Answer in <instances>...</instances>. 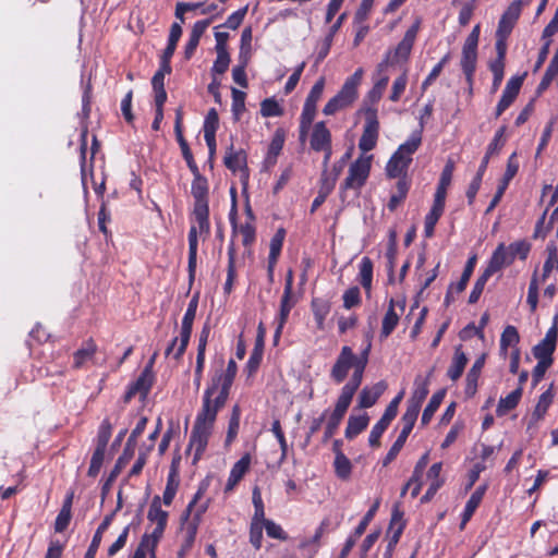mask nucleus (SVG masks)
Returning a JSON list of instances; mask_svg holds the SVG:
<instances>
[{
  "label": "nucleus",
  "instance_id": "nucleus-1",
  "mask_svg": "<svg viewBox=\"0 0 558 558\" xmlns=\"http://www.w3.org/2000/svg\"><path fill=\"white\" fill-rule=\"evenodd\" d=\"M222 408H216V404L213 403V401L203 399L202 409L197 413L189 444V450L192 448L195 449L193 460L194 463L201 459L203 452L205 451L208 444V438L211 434V429L217 417V413Z\"/></svg>",
  "mask_w": 558,
  "mask_h": 558
},
{
  "label": "nucleus",
  "instance_id": "nucleus-2",
  "mask_svg": "<svg viewBox=\"0 0 558 558\" xmlns=\"http://www.w3.org/2000/svg\"><path fill=\"white\" fill-rule=\"evenodd\" d=\"M238 372V366L234 360H229L227 369L216 371L211 377L210 384L204 391L203 399L213 401L216 408H223L230 395L233 380Z\"/></svg>",
  "mask_w": 558,
  "mask_h": 558
},
{
  "label": "nucleus",
  "instance_id": "nucleus-3",
  "mask_svg": "<svg viewBox=\"0 0 558 558\" xmlns=\"http://www.w3.org/2000/svg\"><path fill=\"white\" fill-rule=\"evenodd\" d=\"M192 174L194 179L191 193L195 199L193 215L198 225L199 232L209 233L208 182L198 169H196V172H192Z\"/></svg>",
  "mask_w": 558,
  "mask_h": 558
},
{
  "label": "nucleus",
  "instance_id": "nucleus-4",
  "mask_svg": "<svg viewBox=\"0 0 558 558\" xmlns=\"http://www.w3.org/2000/svg\"><path fill=\"white\" fill-rule=\"evenodd\" d=\"M147 417L143 416L137 422L135 428L132 430L125 447L123 449L122 454L118 458L113 469L111 470L109 476L105 481L101 487V498L102 500L106 498L107 494L109 493L112 483L116 481V478L121 473L122 469L126 466V464L131 461V459L134 456L135 447H136V439L137 437L144 432L146 424H147Z\"/></svg>",
  "mask_w": 558,
  "mask_h": 558
},
{
  "label": "nucleus",
  "instance_id": "nucleus-5",
  "mask_svg": "<svg viewBox=\"0 0 558 558\" xmlns=\"http://www.w3.org/2000/svg\"><path fill=\"white\" fill-rule=\"evenodd\" d=\"M363 70L357 69L349 76L341 89L325 105L323 112L326 116L335 114L337 111L350 106L357 97V86L361 84Z\"/></svg>",
  "mask_w": 558,
  "mask_h": 558
},
{
  "label": "nucleus",
  "instance_id": "nucleus-6",
  "mask_svg": "<svg viewBox=\"0 0 558 558\" xmlns=\"http://www.w3.org/2000/svg\"><path fill=\"white\" fill-rule=\"evenodd\" d=\"M480 25H475L462 47L461 69L469 84H472L477 62Z\"/></svg>",
  "mask_w": 558,
  "mask_h": 558
},
{
  "label": "nucleus",
  "instance_id": "nucleus-7",
  "mask_svg": "<svg viewBox=\"0 0 558 558\" xmlns=\"http://www.w3.org/2000/svg\"><path fill=\"white\" fill-rule=\"evenodd\" d=\"M372 158L373 156H361L350 165L348 177L340 186L341 192L350 189L359 190L365 184L369 175Z\"/></svg>",
  "mask_w": 558,
  "mask_h": 558
},
{
  "label": "nucleus",
  "instance_id": "nucleus-8",
  "mask_svg": "<svg viewBox=\"0 0 558 558\" xmlns=\"http://www.w3.org/2000/svg\"><path fill=\"white\" fill-rule=\"evenodd\" d=\"M378 135L379 122L377 118V110L375 108H367L365 110V124L359 141V148L363 153L374 149L377 144Z\"/></svg>",
  "mask_w": 558,
  "mask_h": 558
},
{
  "label": "nucleus",
  "instance_id": "nucleus-9",
  "mask_svg": "<svg viewBox=\"0 0 558 558\" xmlns=\"http://www.w3.org/2000/svg\"><path fill=\"white\" fill-rule=\"evenodd\" d=\"M168 517L169 513L161 509V498L158 495L154 496L147 513V519L150 522L156 523V527L151 534L148 535L150 537L151 549L156 548L158 542L162 537L167 526Z\"/></svg>",
  "mask_w": 558,
  "mask_h": 558
},
{
  "label": "nucleus",
  "instance_id": "nucleus-10",
  "mask_svg": "<svg viewBox=\"0 0 558 558\" xmlns=\"http://www.w3.org/2000/svg\"><path fill=\"white\" fill-rule=\"evenodd\" d=\"M197 305H198V296L195 295L191 299V301L187 305V310L182 319V326H181V332H180V344L173 354V357L177 361H179L182 357V355L184 354L186 347L189 344L191 333H192V328H193V322L196 316Z\"/></svg>",
  "mask_w": 558,
  "mask_h": 558
},
{
  "label": "nucleus",
  "instance_id": "nucleus-11",
  "mask_svg": "<svg viewBox=\"0 0 558 558\" xmlns=\"http://www.w3.org/2000/svg\"><path fill=\"white\" fill-rule=\"evenodd\" d=\"M558 338V315L554 318L553 326L547 330L545 338L532 349L533 356L536 360L554 362L553 354L557 347Z\"/></svg>",
  "mask_w": 558,
  "mask_h": 558
},
{
  "label": "nucleus",
  "instance_id": "nucleus-12",
  "mask_svg": "<svg viewBox=\"0 0 558 558\" xmlns=\"http://www.w3.org/2000/svg\"><path fill=\"white\" fill-rule=\"evenodd\" d=\"M355 366V354L349 345H344L341 348V351L330 369V378L336 384H341L347 378L349 371Z\"/></svg>",
  "mask_w": 558,
  "mask_h": 558
},
{
  "label": "nucleus",
  "instance_id": "nucleus-13",
  "mask_svg": "<svg viewBox=\"0 0 558 558\" xmlns=\"http://www.w3.org/2000/svg\"><path fill=\"white\" fill-rule=\"evenodd\" d=\"M414 391L408 400L407 410L403 415L416 421L422 403L429 392L428 378H423L421 375H417L414 380Z\"/></svg>",
  "mask_w": 558,
  "mask_h": 558
},
{
  "label": "nucleus",
  "instance_id": "nucleus-14",
  "mask_svg": "<svg viewBox=\"0 0 558 558\" xmlns=\"http://www.w3.org/2000/svg\"><path fill=\"white\" fill-rule=\"evenodd\" d=\"M421 21L416 20V22L405 32L402 40L398 44V46L391 51V64L399 63L401 61H407L412 51L417 32L420 29Z\"/></svg>",
  "mask_w": 558,
  "mask_h": 558
},
{
  "label": "nucleus",
  "instance_id": "nucleus-15",
  "mask_svg": "<svg viewBox=\"0 0 558 558\" xmlns=\"http://www.w3.org/2000/svg\"><path fill=\"white\" fill-rule=\"evenodd\" d=\"M525 75H526V73H524L521 76H519V75L512 76L507 82L506 87L502 92L501 98L496 108V112H495L496 118L501 116V113L506 109H508L511 106V104L514 101V99L517 98V96L520 92V88L523 84V80H524Z\"/></svg>",
  "mask_w": 558,
  "mask_h": 558
},
{
  "label": "nucleus",
  "instance_id": "nucleus-16",
  "mask_svg": "<svg viewBox=\"0 0 558 558\" xmlns=\"http://www.w3.org/2000/svg\"><path fill=\"white\" fill-rule=\"evenodd\" d=\"M402 518L403 512L400 510L399 505H395L388 529V533L392 532V535L389 538L386 551L384 554V558H391L392 551L401 537V534L405 526V523L402 520Z\"/></svg>",
  "mask_w": 558,
  "mask_h": 558
},
{
  "label": "nucleus",
  "instance_id": "nucleus-17",
  "mask_svg": "<svg viewBox=\"0 0 558 558\" xmlns=\"http://www.w3.org/2000/svg\"><path fill=\"white\" fill-rule=\"evenodd\" d=\"M415 422H416L415 420L409 418L408 416L402 415V417H401L402 429H401L398 438L396 439V441L393 442V445L387 452L386 457L383 459L384 466H387L397 458V456L403 448L410 433L412 432Z\"/></svg>",
  "mask_w": 558,
  "mask_h": 558
},
{
  "label": "nucleus",
  "instance_id": "nucleus-18",
  "mask_svg": "<svg viewBox=\"0 0 558 558\" xmlns=\"http://www.w3.org/2000/svg\"><path fill=\"white\" fill-rule=\"evenodd\" d=\"M522 0H514L501 15L496 35L509 36L521 14Z\"/></svg>",
  "mask_w": 558,
  "mask_h": 558
},
{
  "label": "nucleus",
  "instance_id": "nucleus-19",
  "mask_svg": "<svg viewBox=\"0 0 558 558\" xmlns=\"http://www.w3.org/2000/svg\"><path fill=\"white\" fill-rule=\"evenodd\" d=\"M265 333L266 329L263 323H259L257 327L255 345L245 366V371L247 372L248 375H253L254 373H256L260 365L265 347Z\"/></svg>",
  "mask_w": 558,
  "mask_h": 558
},
{
  "label": "nucleus",
  "instance_id": "nucleus-20",
  "mask_svg": "<svg viewBox=\"0 0 558 558\" xmlns=\"http://www.w3.org/2000/svg\"><path fill=\"white\" fill-rule=\"evenodd\" d=\"M296 301L293 300V272L289 270L286 276L283 295L280 302L279 322L286 324L290 311L295 305Z\"/></svg>",
  "mask_w": 558,
  "mask_h": 558
},
{
  "label": "nucleus",
  "instance_id": "nucleus-21",
  "mask_svg": "<svg viewBox=\"0 0 558 558\" xmlns=\"http://www.w3.org/2000/svg\"><path fill=\"white\" fill-rule=\"evenodd\" d=\"M387 387L388 385L385 380H380L372 387L365 386L359 395V407L362 409L373 407L386 391Z\"/></svg>",
  "mask_w": 558,
  "mask_h": 558
},
{
  "label": "nucleus",
  "instance_id": "nucleus-22",
  "mask_svg": "<svg viewBox=\"0 0 558 558\" xmlns=\"http://www.w3.org/2000/svg\"><path fill=\"white\" fill-rule=\"evenodd\" d=\"M311 148L320 151L323 148L331 146V133L324 121L314 124L310 140Z\"/></svg>",
  "mask_w": 558,
  "mask_h": 558
},
{
  "label": "nucleus",
  "instance_id": "nucleus-23",
  "mask_svg": "<svg viewBox=\"0 0 558 558\" xmlns=\"http://www.w3.org/2000/svg\"><path fill=\"white\" fill-rule=\"evenodd\" d=\"M211 19L201 20L197 21L191 31L190 38L185 45L184 48V58L186 60H190L193 54L195 53V50L199 44V39L207 29V27L210 25Z\"/></svg>",
  "mask_w": 558,
  "mask_h": 558
},
{
  "label": "nucleus",
  "instance_id": "nucleus-24",
  "mask_svg": "<svg viewBox=\"0 0 558 558\" xmlns=\"http://www.w3.org/2000/svg\"><path fill=\"white\" fill-rule=\"evenodd\" d=\"M512 263V256H510L507 246L504 243H500L493 252L485 270L490 275H494L501 270L504 267L511 265Z\"/></svg>",
  "mask_w": 558,
  "mask_h": 558
},
{
  "label": "nucleus",
  "instance_id": "nucleus-25",
  "mask_svg": "<svg viewBox=\"0 0 558 558\" xmlns=\"http://www.w3.org/2000/svg\"><path fill=\"white\" fill-rule=\"evenodd\" d=\"M487 489V485H480L471 495L469 500L466 501V505L464 507L462 517H461V523H460V530H463L466 525V523L471 520L472 515L474 514L476 508L480 506L485 492Z\"/></svg>",
  "mask_w": 558,
  "mask_h": 558
},
{
  "label": "nucleus",
  "instance_id": "nucleus-26",
  "mask_svg": "<svg viewBox=\"0 0 558 558\" xmlns=\"http://www.w3.org/2000/svg\"><path fill=\"white\" fill-rule=\"evenodd\" d=\"M411 162V157L404 158L403 156H398L393 153L386 166L387 177L390 179L407 178V171Z\"/></svg>",
  "mask_w": 558,
  "mask_h": 558
},
{
  "label": "nucleus",
  "instance_id": "nucleus-27",
  "mask_svg": "<svg viewBox=\"0 0 558 558\" xmlns=\"http://www.w3.org/2000/svg\"><path fill=\"white\" fill-rule=\"evenodd\" d=\"M554 399L553 393V385L544 391L538 399V402L532 413L531 420L527 425V430H530L533 426L537 424L538 421H541L544 415L546 414L549 405L551 404Z\"/></svg>",
  "mask_w": 558,
  "mask_h": 558
},
{
  "label": "nucleus",
  "instance_id": "nucleus-28",
  "mask_svg": "<svg viewBox=\"0 0 558 558\" xmlns=\"http://www.w3.org/2000/svg\"><path fill=\"white\" fill-rule=\"evenodd\" d=\"M223 163L232 172L245 170L247 168V155L244 149L233 150V145H231L225 155Z\"/></svg>",
  "mask_w": 558,
  "mask_h": 558
},
{
  "label": "nucleus",
  "instance_id": "nucleus-29",
  "mask_svg": "<svg viewBox=\"0 0 558 558\" xmlns=\"http://www.w3.org/2000/svg\"><path fill=\"white\" fill-rule=\"evenodd\" d=\"M485 364V354L481 355L472 365L466 375L464 393L472 398L477 391V380Z\"/></svg>",
  "mask_w": 558,
  "mask_h": 558
},
{
  "label": "nucleus",
  "instance_id": "nucleus-30",
  "mask_svg": "<svg viewBox=\"0 0 558 558\" xmlns=\"http://www.w3.org/2000/svg\"><path fill=\"white\" fill-rule=\"evenodd\" d=\"M251 457L248 453L244 454L239 461L234 463L230 471V475L226 485V492H230L242 480L243 475L250 468Z\"/></svg>",
  "mask_w": 558,
  "mask_h": 558
},
{
  "label": "nucleus",
  "instance_id": "nucleus-31",
  "mask_svg": "<svg viewBox=\"0 0 558 558\" xmlns=\"http://www.w3.org/2000/svg\"><path fill=\"white\" fill-rule=\"evenodd\" d=\"M197 228L192 226L189 232V280L192 283L195 279L196 262H197Z\"/></svg>",
  "mask_w": 558,
  "mask_h": 558
},
{
  "label": "nucleus",
  "instance_id": "nucleus-32",
  "mask_svg": "<svg viewBox=\"0 0 558 558\" xmlns=\"http://www.w3.org/2000/svg\"><path fill=\"white\" fill-rule=\"evenodd\" d=\"M311 308L317 325V329H325V319L328 316L331 303L328 300L314 298L311 302Z\"/></svg>",
  "mask_w": 558,
  "mask_h": 558
},
{
  "label": "nucleus",
  "instance_id": "nucleus-33",
  "mask_svg": "<svg viewBox=\"0 0 558 558\" xmlns=\"http://www.w3.org/2000/svg\"><path fill=\"white\" fill-rule=\"evenodd\" d=\"M445 209V202L434 199L429 213L425 217L424 233L426 238L434 235L435 226L441 217Z\"/></svg>",
  "mask_w": 558,
  "mask_h": 558
},
{
  "label": "nucleus",
  "instance_id": "nucleus-34",
  "mask_svg": "<svg viewBox=\"0 0 558 558\" xmlns=\"http://www.w3.org/2000/svg\"><path fill=\"white\" fill-rule=\"evenodd\" d=\"M113 517H114V512H111L104 518L102 522L99 524V526L97 527V530L93 536L92 543H90L84 558H95V555H96V553L99 548V545L101 543L102 534L111 524Z\"/></svg>",
  "mask_w": 558,
  "mask_h": 558
},
{
  "label": "nucleus",
  "instance_id": "nucleus-35",
  "mask_svg": "<svg viewBox=\"0 0 558 558\" xmlns=\"http://www.w3.org/2000/svg\"><path fill=\"white\" fill-rule=\"evenodd\" d=\"M452 172H453V162L448 161L446 166L442 169V172L440 174V179L436 189V193L434 196V199L445 202L446 195H447V189L451 183L452 179Z\"/></svg>",
  "mask_w": 558,
  "mask_h": 558
},
{
  "label": "nucleus",
  "instance_id": "nucleus-36",
  "mask_svg": "<svg viewBox=\"0 0 558 558\" xmlns=\"http://www.w3.org/2000/svg\"><path fill=\"white\" fill-rule=\"evenodd\" d=\"M180 481L178 478V471L174 466V463H172L168 478H167V485L162 495L161 502H163L165 506H170L175 497L178 487H179Z\"/></svg>",
  "mask_w": 558,
  "mask_h": 558
},
{
  "label": "nucleus",
  "instance_id": "nucleus-37",
  "mask_svg": "<svg viewBox=\"0 0 558 558\" xmlns=\"http://www.w3.org/2000/svg\"><path fill=\"white\" fill-rule=\"evenodd\" d=\"M369 417L367 413H363L359 416L350 415L345 428V438L353 439L356 437L367 427Z\"/></svg>",
  "mask_w": 558,
  "mask_h": 558
},
{
  "label": "nucleus",
  "instance_id": "nucleus-38",
  "mask_svg": "<svg viewBox=\"0 0 558 558\" xmlns=\"http://www.w3.org/2000/svg\"><path fill=\"white\" fill-rule=\"evenodd\" d=\"M522 392H523L522 387H518L515 390L510 392L507 397L500 398L497 409H496L497 416H504L509 411L513 410L520 402Z\"/></svg>",
  "mask_w": 558,
  "mask_h": 558
},
{
  "label": "nucleus",
  "instance_id": "nucleus-39",
  "mask_svg": "<svg viewBox=\"0 0 558 558\" xmlns=\"http://www.w3.org/2000/svg\"><path fill=\"white\" fill-rule=\"evenodd\" d=\"M466 363L468 357L464 352L461 351V345L457 347L452 363L447 372L448 377L453 381L458 380L462 376Z\"/></svg>",
  "mask_w": 558,
  "mask_h": 558
},
{
  "label": "nucleus",
  "instance_id": "nucleus-40",
  "mask_svg": "<svg viewBox=\"0 0 558 558\" xmlns=\"http://www.w3.org/2000/svg\"><path fill=\"white\" fill-rule=\"evenodd\" d=\"M396 193H393L387 204V208L390 211H395L398 206L407 198V195L410 190V181L408 178H401L398 180L396 184Z\"/></svg>",
  "mask_w": 558,
  "mask_h": 558
},
{
  "label": "nucleus",
  "instance_id": "nucleus-41",
  "mask_svg": "<svg viewBox=\"0 0 558 558\" xmlns=\"http://www.w3.org/2000/svg\"><path fill=\"white\" fill-rule=\"evenodd\" d=\"M153 371H150V365H146L138 378L131 385L134 387V390H137L138 395L145 399L153 386Z\"/></svg>",
  "mask_w": 558,
  "mask_h": 558
},
{
  "label": "nucleus",
  "instance_id": "nucleus-42",
  "mask_svg": "<svg viewBox=\"0 0 558 558\" xmlns=\"http://www.w3.org/2000/svg\"><path fill=\"white\" fill-rule=\"evenodd\" d=\"M446 396V390L445 389H440L438 391H436L432 398L429 399L426 408L424 409L423 411V414H422V418H421V425L422 426H426L433 415L435 414V412L438 410L440 403L442 402L444 398Z\"/></svg>",
  "mask_w": 558,
  "mask_h": 558
},
{
  "label": "nucleus",
  "instance_id": "nucleus-43",
  "mask_svg": "<svg viewBox=\"0 0 558 558\" xmlns=\"http://www.w3.org/2000/svg\"><path fill=\"white\" fill-rule=\"evenodd\" d=\"M422 143V133L421 130L414 131L409 140L401 144L398 149L395 151L398 156H403L404 158L411 157L412 155L418 149L420 145Z\"/></svg>",
  "mask_w": 558,
  "mask_h": 558
},
{
  "label": "nucleus",
  "instance_id": "nucleus-44",
  "mask_svg": "<svg viewBox=\"0 0 558 558\" xmlns=\"http://www.w3.org/2000/svg\"><path fill=\"white\" fill-rule=\"evenodd\" d=\"M333 466L335 473L340 480L347 481L350 478L352 463L343 452H338V457H335Z\"/></svg>",
  "mask_w": 558,
  "mask_h": 558
},
{
  "label": "nucleus",
  "instance_id": "nucleus-45",
  "mask_svg": "<svg viewBox=\"0 0 558 558\" xmlns=\"http://www.w3.org/2000/svg\"><path fill=\"white\" fill-rule=\"evenodd\" d=\"M373 280V262L369 257L364 256L360 264V282L361 286L366 290L371 291Z\"/></svg>",
  "mask_w": 558,
  "mask_h": 558
},
{
  "label": "nucleus",
  "instance_id": "nucleus-46",
  "mask_svg": "<svg viewBox=\"0 0 558 558\" xmlns=\"http://www.w3.org/2000/svg\"><path fill=\"white\" fill-rule=\"evenodd\" d=\"M96 350L97 347L95 342L92 339L87 340L84 347L82 349H78L73 355L74 367L80 368L85 363V361H87L94 355Z\"/></svg>",
  "mask_w": 558,
  "mask_h": 558
},
{
  "label": "nucleus",
  "instance_id": "nucleus-47",
  "mask_svg": "<svg viewBox=\"0 0 558 558\" xmlns=\"http://www.w3.org/2000/svg\"><path fill=\"white\" fill-rule=\"evenodd\" d=\"M252 48V28L245 27L241 35L239 62L248 63Z\"/></svg>",
  "mask_w": 558,
  "mask_h": 558
},
{
  "label": "nucleus",
  "instance_id": "nucleus-48",
  "mask_svg": "<svg viewBox=\"0 0 558 558\" xmlns=\"http://www.w3.org/2000/svg\"><path fill=\"white\" fill-rule=\"evenodd\" d=\"M520 336L514 326H507L500 337V350L506 353L509 347H514L519 343Z\"/></svg>",
  "mask_w": 558,
  "mask_h": 558
},
{
  "label": "nucleus",
  "instance_id": "nucleus-49",
  "mask_svg": "<svg viewBox=\"0 0 558 558\" xmlns=\"http://www.w3.org/2000/svg\"><path fill=\"white\" fill-rule=\"evenodd\" d=\"M399 323V315L393 308H388L381 323L380 338L389 337Z\"/></svg>",
  "mask_w": 558,
  "mask_h": 558
},
{
  "label": "nucleus",
  "instance_id": "nucleus-50",
  "mask_svg": "<svg viewBox=\"0 0 558 558\" xmlns=\"http://www.w3.org/2000/svg\"><path fill=\"white\" fill-rule=\"evenodd\" d=\"M390 423L391 421L381 416L380 420L373 426L368 437V442L371 447L377 448L380 446V437L385 433L387 427L390 425Z\"/></svg>",
  "mask_w": 558,
  "mask_h": 558
},
{
  "label": "nucleus",
  "instance_id": "nucleus-51",
  "mask_svg": "<svg viewBox=\"0 0 558 558\" xmlns=\"http://www.w3.org/2000/svg\"><path fill=\"white\" fill-rule=\"evenodd\" d=\"M232 93V114L233 120L239 121L241 114L245 111V93L236 88L231 89Z\"/></svg>",
  "mask_w": 558,
  "mask_h": 558
},
{
  "label": "nucleus",
  "instance_id": "nucleus-52",
  "mask_svg": "<svg viewBox=\"0 0 558 558\" xmlns=\"http://www.w3.org/2000/svg\"><path fill=\"white\" fill-rule=\"evenodd\" d=\"M493 275H490L488 271H486L484 269L483 274L476 279L474 286H473V289L470 293V296H469V303L470 304H475L483 291H484V288H485V284L487 283L488 279L492 277Z\"/></svg>",
  "mask_w": 558,
  "mask_h": 558
},
{
  "label": "nucleus",
  "instance_id": "nucleus-53",
  "mask_svg": "<svg viewBox=\"0 0 558 558\" xmlns=\"http://www.w3.org/2000/svg\"><path fill=\"white\" fill-rule=\"evenodd\" d=\"M507 250H508L510 256H512V262L515 259V257H519L520 259L524 260V259H526V257L530 253L531 244L525 240H520V241L511 243L507 247Z\"/></svg>",
  "mask_w": 558,
  "mask_h": 558
},
{
  "label": "nucleus",
  "instance_id": "nucleus-54",
  "mask_svg": "<svg viewBox=\"0 0 558 558\" xmlns=\"http://www.w3.org/2000/svg\"><path fill=\"white\" fill-rule=\"evenodd\" d=\"M260 114L265 118L280 117L283 110L275 98H266L260 102Z\"/></svg>",
  "mask_w": 558,
  "mask_h": 558
},
{
  "label": "nucleus",
  "instance_id": "nucleus-55",
  "mask_svg": "<svg viewBox=\"0 0 558 558\" xmlns=\"http://www.w3.org/2000/svg\"><path fill=\"white\" fill-rule=\"evenodd\" d=\"M105 452H106V449L98 448V447L95 448V451L90 459V465H89V469L87 472L88 476L96 477L98 475V473L100 472L101 465L104 463Z\"/></svg>",
  "mask_w": 558,
  "mask_h": 558
},
{
  "label": "nucleus",
  "instance_id": "nucleus-56",
  "mask_svg": "<svg viewBox=\"0 0 558 558\" xmlns=\"http://www.w3.org/2000/svg\"><path fill=\"white\" fill-rule=\"evenodd\" d=\"M379 504H380V500L377 499L374 505L368 509V511L365 513V515L363 517V519L361 520V522L359 523V525L355 527L353 534L355 535V537H360L364 534L367 525L369 524V522L373 520V518L375 517L376 514V511L378 510L379 508Z\"/></svg>",
  "mask_w": 558,
  "mask_h": 558
},
{
  "label": "nucleus",
  "instance_id": "nucleus-57",
  "mask_svg": "<svg viewBox=\"0 0 558 558\" xmlns=\"http://www.w3.org/2000/svg\"><path fill=\"white\" fill-rule=\"evenodd\" d=\"M558 75V64L549 62L541 83L537 86V93L542 94L551 84L553 80Z\"/></svg>",
  "mask_w": 558,
  "mask_h": 558
},
{
  "label": "nucleus",
  "instance_id": "nucleus-58",
  "mask_svg": "<svg viewBox=\"0 0 558 558\" xmlns=\"http://www.w3.org/2000/svg\"><path fill=\"white\" fill-rule=\"evenodd\" d=\"M558 75V64L549 62L541 83L537 86V93L542 94L551 84L553 80Z\"/></svg>",
  "mask_w": 558,
  "mask_h": 558
},
{
  "label": "nucleus",
  "instance_id": "nucleus-59",
  "mask_svg": "<svg viewBox=\"0 0 558 558\" xmlns=\"http://www.w3.org/2000/svg\"><path fill=\"white\" fill-rule=\"evenodd\" d=\"M558 75V64L549 62L541 83L537 86V93L542 94L551 84L553 80Z\"/></svg>",
  "mask_w": 558,
  "mask_h": 558
},
{
  "label": "nucleus",
  "instance_id": "nucleus-60",
  "mask_svg": "<svg viewBox=\"0 0 558 558\" xmlns=\"http://www.w3.org/2000/svg\"><path fill=\"white\" fill-rule=\"evenodd\" d=\"M217 58L214 62V65L211 68L213 74H223L227 72L229 64H230V54L228 51H216Z\"/></svg>",
  "mask_w": 558,
  "mask_h": 558
},
{
  "label": "nucleus",
  "instance_id": "nucleus-61",
  "mask_svg": "<svg viewBox=\"0 0 558 558\" xmlns=\"http://www.w3.org/2000/svg\"><path fill=\"white\" fill-rule=\"evenodd\" d=\"M111 430H112V425L109 422V420H107V418L104 420L99 427V430H98L96 447L102 448V449L107 448V445L111 437Z\"/></svg>",
  "mask_w": 558,
  "mask_h": 558
},
{
  "label": "nucleus",
  "instance_id": "nucleus-62",
  "mask_svg": "<svg viewBox=\"0 0 558 558\" xmlns=\"http://www.w3.org/2000/svg\"><path fill=\"white\" fill-rule=\"evenodd\" d=\"M361 303L360 289L354 286L348 289L343 294V307L350 310Z\"/></svg>",
  "mask_w": 558,
  "mask_h": 558
},
{
  "label": "nucleus",
  "instance_id": "nucleus-63",
  "mask_svg": "<svg viewBox=\"0 0 558 558\" xmlns=\"http://www.w3.org/2000/svg\"><path fill=\"white\" fill-rule=\"evenodd\" d=\"M506 130H507L506 125H502L495 133V136H494L493 141L490 142V144L488 145L487 150H486L488 153V155H496L500 151V149L505 145V140L502 137L505 135Z\"/></svg>",
  "mask_w": 558,
  "mask_h": 558
},
{
  "label": "nucleus",
  "instance_id": "nucleus-64",
  "mask_svg": "<svg viewBox=\"0 0 558 558\" xmlns=\"http://www.w3.org/2000/svg\"><path fill=\"white\" fill-rule=\"evenodd\" d=\"M554 362L537 360V364L532 372V385L536 386L544 377L546 371L553 365Z\"/></svg>",
  "mask_w": 558,
  "mask_h": 558
}]
</instances>
